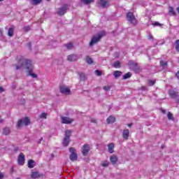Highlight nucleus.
<instances>
[{"label":"nucleus","mask_w":179,"mask_h":179,"mask_svg":"<svg viewBox=\"0 0 179 179\" xmlns=\"http://www.w3.org/2000/svg\"><path fill=\"white\" fill-rule=\"evenodd\" d=\"M17 162L20 166H23L24 164V154H23L22 152L20 153Z\"/></svg>","instance_id":"ddd939ff"},{"label":"nucleus","mask_w":179,"mask_h":179,"mask_svg":"<svg viewBox=\"0 0 179 179\" xmlns=\"http://www.w3.org/2000/svg\"><path fill=\"white\" fill-rule=\"evenodd\" d=\"M98 5H100V6L103 8H108L110 2L107 0H99Z\"/></svg>","instance_id":"f8f14e48"},{"label":"nucleus","mask_w":179,"mask_h":179,"mask_svg":"<svg viewBox=\"0 0 179 179\" xmlns=\"http://www.w3.org/2000/svg\"><path fill=\"white\" fill-rule=\"evenodd\" d=\"M121 66V62L120 61H116L113 64V67L114 68H120Z\"/></svg>","instance_id":"2f4dec72"},{"label":"nucleus","mask_w":179,"mask_h":179,"mask_svg":"<svg viewBox=\"0 0 179 179\" xmlns=\"http://www.w3.org/2000/svg\"><path fill=\"white\" fill-rule=\"evenodd\" d=\"M39 118H44L45 120H47V113H42L40 116Z\"/></svg>","instance_id":"e433bc0d"},{"label":"nucleus","mask_w":179,"mask_h":179,"mask_svg":"<svg viewBox=\"0 0 179 179\" xmlns=\"http://www.w3.org/2000/svg\"><path fill=\"white\" fill-rule=\"evenodd\" d=\"M81 2H83V3L85 5H90V3H93L94 0H81Z\"/></svg>","instance_id":"393cba45"},{"label":"nucleus","mask_w":179,"mask_h":179,"mask_svg":"<svg viewBox=\"0 0 179 179\" xmlns=\"http://www.w3.org/2000/svg\"><path fill=\"white\" fill-rule=\"evenodd\" d=\"M115 146V145L113 143L108 144V150L109 153H113L114 152Z\"/></svg>","instance_id":"a211bd4d"},{"label":"nucleus","mask_w":179,"mask_h":179,"mask_svg":"<svg viewBox=\"0 0 179 179\" xmlns=\"http://www.w3.org/2000/svg\"><path fill=\"white\" fill-rule=\"evenodd\" d=\"M103 89L106 92H108L111 89V86L110 85H106V86L103 87Z\"/></svg>","instance_id":"c9c22d12"},{"label":"nucleus","mask_w":179,"mask_h":179,"mask_svg":"<svg viewBox=\"0 0 179 179\" xmlns=\"http://www.w3.org/2000/svg\"><path fill=\"white\" fill-rule=\"evenodd\" d=\"M122 138L123 139H125V141H128L129 138V129H125L123 130Z\"/></svg>","instance_id":"4468645a"},{"label":"nucleus","mask_w":179,"mask_h":179,"mask_svg":"<svg viewBox=\"0 0 179 179\" xmlns=\"http://www.w3.org/2000/svg\"><path fill=\"white\" fill-rule=\"evenodd\" d=\"M67 59L70 62H73L78 60V56L76 55H70L67 57Z\"/></svg>","instance_id":"2eb2a0df"},{"label":"nucleus","mask_w":179,"mask_h":179,"mask_svg":"<svg viewBox=\"0 0 179 179\" xmlns=\"http://www.w3.org/2000/svg\"><path fill=\"white\" fill-rule=\"evenodd\" d=\"M176 76L179 80V71L176 73Z\"/></svg>","instance_id":"09e8293b"},{"label":"nucleus","mask_w":179,"mask_h":179,"mask_svg":"<svg viewBox=\"0 0 179 179\" xmlns=\"http://www.w3.org/2000/svg\"><path fill=\"white\" fill-rule=\"evenodd\" d=\"M175 50L177 52H179V39L175 41Z\"/></svg>","instance_id":"cd10ccee"},{"label":"nucleus","mask_w":179,"mask_h":179,"mask_svg":"<svg viewBox=\"0 0 179 179\" xmlns=\"http://www.w3.org/2000/svg\"><path fill=\"white\" fill-rule=\"evenodd\" d=\"M90 151V145H89L88 144H85L84 145H83V148H82L83 156H87V153H89Z\"/></svg>","instance_id":"9d476101"},{"label":"nucleus","mask_w":179,"mask_h":179,"mask_svg":"<svg viewBox=\"0 0 179 179\" xmlns=\"http://www.w3.org/2000/svg\"><path fill=\"white\" fill-rule=\"evenodd\" d=\"M69 6L68 4H64L62 7L59 8L57 12V15L59 16H64V15H65V13H66Z\"/></svg>","instance_id":"423d86ee"},{"label":"nucleus","mask_w":179,"mask_h":179,"mask_svg":"<svg viewBox=\"0 0 179 179\" xmlns=\"http://www.w3.org/2000/svg\"><path fill=\"white\" fill-rule=\"evenodd\" d=\"M64 45L68 50H71L72 47H73V44H72V43L65 44Z\"/></svg>","instance_id":"f704fd0d"},{"label":"nucleus","mask_w":179,"mask_h":179,"mask_svg":"<svg viewBox=\"0 0 179 179\" xmlns=\"http://www.w3.org/2000/svg\"><path fill=\"white\" fill-rule=\"evenodd\" d=\"M169 94L171 99H176L177 101L179 102L178 92H176L174 90H171L169 91Z\"/></svg>","instance_id":"1a4fd4ad"},{"label":"nucleus","mask_w":179,"mask_h":179,"mask_svg":"<svg viewBox=\"0 0 179 179\" xmlns=\"http://www.w3.org/2000/svg\"><path fill=\"white\" fill-rule=\"evenodd\" d=\"M71 134H72V131L66 130V131H65V138H68L69 139H70Z\"/></svg>","instance_id":"a878e982"},{"label":"nucleus","mask_w":179,"mask_h":179,"mask_svg":"<svg viewBox=\"0 0 179 179\" xmlns=\"http://www.w3.org/2000/svg\"><path fill=\"white\" fill-rule=\"evenodd\" d=\"M91 122L96 123L97 120H96V119H94V118H92V119H91Z\"/></svg>","instance_id":"49530a36"},{"label":"nucleus","mask_w":179,"mask_h":179,"mask_svg":"<svg viewBox=\"0 0 179 179\" xmlns=\"http://www.w3.org/2000/svg\"><path fill=\"white\" fill-rule=\"evenodd\" d=\"M115 122V117H113V115H110L106 119L107 124H114Z\"/></svg>","instance_id":"f3484780"},{"label":"nucleus","mask_w":179,"mask_h":179,"mask_svg":"<svg viewBox=\"0 0 179 179\" xmlns=\"http://www.w3.org/2000/svg\"><path fill=\"white\" fill-rule=\"evenodd\" d=\"M108 161H104L103 162L101 163L102 167H108Z\"/></svg>","instance_id":"4c0bfd02"},{"label":"nucleus","mask_w":179,"mask_h":179,"mask_svg":"<svg viewBox=\"0 0 179 179\" xmlns=\"http://www.w3.org/2000/svg\"><path fill=\"white\" fill-rule=\"evenodd\" d=\"M9 134H10V129L9 127H5L3 129V135H6V136H7V135H9Z\"/></svg>","instance_id":"aec40b11"},{"label":"nucleus","mask_w":179,"mask_h":179,"mask_svg":"<svg viewBox=\"0 0 179 179\" xmlns=\"http://www.w3.org/2000/svg\"><path fill=\"white\" fill-rule=\"evenodd\" d=\"M85 62H86V64H88L89 65H92V64H93V59H92V57L87 56L85 57Z\"/></svg>","instance_id":"412c9836"},{"label":"nucleus","mask_w":179,"mask_h":179,"mask_svg":"<svg viewBox=\"0 0 179 179\" xmlns=\"http://www.w3.org/2000/svg\"><path fill=\"white\" fill-rule=\"evenodd\" d=\"M131 76H132V73H131V72H128L123 76V79H129Z\"/></svg>","instance_id":"c85d7f7f"},{"label":"nucleus","mask_w":179,"mask_h":179,"mask_svg":"<svg viewBox=\"0 0 179 179\" xmlns=\"http://www.w3.org/2000/svg\"><path fill=\"white\" fill-rule=\"evenodd\" d=\"M104 36H106L105 31H101L96 35L93 36L90 42V47H93L94 44H97V43H99Z\"/></svg>","instance_id":"f03ea898"},{"label":"nucleus","mask_w":179,"mask_h":179,"mask_svg":"<svg viewBox=\"0 0 179 179\" xmlns=\"http://www.w3.org/2000/svg\"><path fill=\"white\" fill-rule=\"evenodd\" d=\"M167 117H168V120L171 121H174V115H173V114L171 113L170 112L168 113Z\"/></svg>","instance_id":"7c9ffc66"},{"label":"nucleus","mask_w":179,"mask_h":179,"mask_svg":"<svg viewBox=\"0 0 179 179\" xmlns=\"http://www.w3.org/2000/svg\"><path fill=\"white\" fill-rule=\"evenodd\" d=\"M23 125H24L25 127L30 125V118L26 117L23 119L18 120L17 123V128L20 129Z\"/></svg>","instance_id":"7ed1b4c3"},{"label":"nucleus","mask_w":179,"mask_h":179,"mask_svg":"<svg viewBox=\"0 0 179 179\" xmlns=\"http://www.w3.org/2000/svg\"><path fill=\"white\" fill-rule=\"evenodd\" d=\"M159 64H160L161 66H166L168 63H167V62L161 61Z\"/></svg>","instance_id":"a19ab883"},{"label":"nucleus","mask_w":179,"mask_h":179,"mask_svg":"<svg viewBox=\"0 0 179 179\" xmlns=\"http://www.w3.org/2000/svg\"><path fill=\"white\" fill-rule=\"evenodd\" d=\"M14 150H15V152H19V147H15V148H14Z\"/></svg>","instance_id":"8fccbe9b"},{"label":"nucleus","mask_w":179,"mask_h":179,"mask_svg":"<svg viewBox=\"0 0 179 179\" xmlns=\"http://www.w3.org/2000/svg\"><path fill=\"white\" fill-rule=\"evenodd\" d=\"M24 29L26 31H29V30H30V27H29V26L25 27H24Z\"/></svg>","instance_id":"c03bdc74"},{"label":"nucleus","mask_w":179,"mask_h":179,"mask_svg":"<svg viewBox=\"0 0 179 179\" xmlns=\"http://www.w3.org/2000/svg\"><path fill=\"white\" fill-rule=\"evenodd\" d=\"M126 17L127 19V20L131 23V24H136L138 23V22L136 21V18L135 17V16L134 15V13L132 12H129L127 13L126 15Z\"/></svg>","instance_id":"39448f33"},{"label":"nucleus","mask_w":179,"mask_h":179,"mask_svg":"<svg viewBox=\"0 0 179 179\" xmlns=\"http://www.w3.org/2000/svg\"><path fill=\"white\" fill-rule=\"evenodd\" d=\"M46 1H50V0H46Z\"/></svg>","instance_id":"13d9d810"},{"label":"nucleus","mask_w":179,"mask_h":179,"mask_svg":"<svg viewBox=\"0 0 179 179\" xmlns=\"http://www.w3.org/2000/svg\"><path fill=\"white\" fill-rule=\"evenodd\" d=\"M0 122H2V120H0Z\"/></svg>","instance_id":"6e6d98bb"},{"label":"nucleus","mask_w":179,"mask_h":179,"mask_svg":"<svg viewBox=\"0 0 179 179\" xmlns=\"http://www.w3.org/2000/svg\"><path fill=\"white\" fill-rule=\"evenodd\" d=\"M133 124L132 123H130V124H127V127H129V128H131V127H132Z\"/></svg>","instance_id":"603ef678"},{"label":"nucleus","mask_w":179,"mask_h":179,"mask_svg":"<svg viewBox=\"0 0 179 179\" xmlns=\"http://www.w3.org/2000/svg\"><path fill=\"white\" fill-rule=\"evenodd\" d=\"M40 177V174L38 172H32L31 174V178H38Z\"/></svg>","instance_id":"5701e85b"},{"label":"nucleus","mask_w":179,"mask_h":179,"mask_svg":"<svg viewBox=\"0 0 179 179\" xmlns=\"http://www.w3.org/2000/svg\"><path fill=\"white\" fill-rule=\"evenodd\" d=\"M139 90L146 91L148 90V87H146L145 86H142L139 88Z\"/></svg>","instance_id":"37998d69"},{"label":"nucleus","mask_w":179,"mask_h":179,"mask_svg":"<svg viewBox=\"0 0 179 179\" xmlns=\"http://www.w3.org/2000/svg\"><path fill=\"white\" fill-rule=\"evenodd\" d=\"M152 24L154 27L159 26V27H162V26H163V24H160V22H155L152 23Z\"/></svg>","instance_id":"58836bf2"},{"label":"nucleus","mask_w":179,"mask_h":179,"mask_svg":"<svg viewBox=\"0 0 179 179\" xmlns=\"http://www.w3.org/2000/svg\"><path fill=\"white\" fill-rule=\"evenodd\" d=\"M155 83H156L155 80H148L149 86H154Z\"/></svg>","instance_id":"ea45409f"},{"label":"nucleus","mask_w":179,"mask_h":179,"mask_svg":"<svg viewBox=\"0 0 179 179\" xmlns=\"http://www.w3.org/2000/svg\"><path fill=\"white\" fill-rule=\"evenodd\" d=\"M17 64H14V66H15V69L17 71L18 69H20V68H24L26 69V73H29V76H31L34 78H37V74L33 73V64L31 63V60L29 59H24V57L23 56H17L16 58Z\"/></svg>","instance_id":"f257e3e1"},{"label":"nucleus","mask_w":179,"mask_h":179,"mask_svg":"<svg viewBox=\"0 0 179 179\" xmlns=\"http://www.w3.org/2000/svg\"><path fill=\"white\" fill-rule=\"evenodd\" d=\"M42 1L43 0H31V1L32 2V5L34 6L40 5Z\"/></svg>","instance_id":"bb28decb"},{"label":"nucleus","mask_w":179,"mask_h":179,"mask_svg":"<svg viewBox=\"0 0 179 179\" xmlns=\"http://www.w3.org/2000/svg\"><path fill=\"white\" fill-rule=\"evenodd\" d=\"M169 13H171L173 16H177V13L174 11V8L172 6L169 7Z\"/></svg>","instance_id":"c756f323"},{"label":"nucleus","mask_w":179,"mask_h":179,"mask_svg":"<svg viewBox=\"0 0 179 179\" xmlns=\"http://www.w3.org/2000/svg\"><path fill=\"white\" fill-rule=\"evenodd\" d=\"M28 47H29V48H31V43H28Z\"/></svg>","instance_id":"864d4df0"},{"label":"nucleus","mask_w":179,"mask_h":179,"mask_svg":"<svg viewBox=\"0 0 179 179\" xmlns=\"http://www.w3.org/2000/svg\"><path fill=\"white\" fill-rule=\"evenodd\" d=\"M79 76H80V79H81V80H85L86 79V76L83 73H80Z\"/></svg>","instance_id":"72a5a7b5"},{"label":"nucleus","mask_w":179,"mask_h":179,"mask_svg":"<svg viewBox=\"0 0 179 179\" xmlns=\"http://www.w3.org/2000/svg\"><path fill=\"white\" fill-rule=\"evenodd\" d=\"M13 28H9L8 31V36H9V37H12V36H13Z\"/></svg>","instance_id":"473e14b6"},{"label":"nucleus","mask_w":179,"mask_h":179,"mask_svg":"<svg viewBox=\"0 0 179 179\" xmlns=\"http://www.w3.org/2000/svg\"><path fill=\"white\" fill-rule=\"evenodd\" d=\"M3 177H4L3 173H2L0 171V179L3 178Z\"/></svg>","instance_id":"de8ad7c7"},{"label":"nucleus","mask_w":179,"mask_h":179,"mask_svg":"<svg viewBox=\"0 0 179 179\" xmlns=\"http://www.w3.org/2000/svg\"><path fill=\"white\" fill-rule=\"evenodd\" d=\"M128 65L129 66H131V68H132L134 72H138V71H139V66H138V63H136V61L129 60L128 62Z\"/></svg>","instance_id":"0eeeda50"},{"label":"nucleus","mask_w":179,"mask_h":179,"mask_svg":"<svg viewBox=\"0 0 179 179\" xmlns=\"http://www.w3.org/2000/svg\"><path fill=\"white\" fill-rule=\"evenodd\" d=\"M0 92H5V90H3V87H0Z\"/></svg>","instance_id":"3c124183"},{"label":"nucleus","mask_w":179,"mask_h":179,"mask_svg":"<svg viewBox=\"0 0 179 179\" xmlns=\"http://www.w3.org/2000/svg\"><path fill=\"white\" fill-rule=\"evenodd\" d=\"M17 179H20L19 178H17Z\"/></svg>","instance_id":"4d7b16f0"},{"label":"nucleus","mask_w":179,"mask_h":179,"mask_svg":"<svg viewBox=\"0 0 179 179\" xmlns=\"http://www.w3.org/2000/svg\"><path fill=\"white\" fill-rule=\"evenodd\" d=\"M110 161L112 163V164H117V162H118V157H117V155H111L110 157Z\"/></svg>","instance_id":"dca6fc26"},{"label":"nucleus","mask_w":179,"mask_h":179,"mask_svg":"<svg viewBox=\"0 0 179 179\" xmlns=\"http://www.w3.org/2000/svg\"><path fill=\"white\" fill-rule=\"evenodd\" d=\"M2 1H3V0H0V2H2Z\"/></svg>","instance_id":"5fc2aeb1"},{"label":"nucleus","mask_w":179,"mask_h":179,"mask_svg":"<svg viewBox=\"0 0 179 179\" xmlns=\"http://www.w3.org/2000/svg\"><path fill=\"white\" fill-rule=\"evenodd\" d=\"M69 152L71 153L69 156V159L71 162H76L78 160V153H76V149L71 147L69 148Z\"/></svg>","instance_id":"20e7f679"},{"label":"nucleus","mask_w":179,"mask_h":179,"mask_svg":"<svg viewBox=\"0 0 179 179\" xmlns=\"http://www.w3.org/2000/svg\"><path fill=\"white\" fill-rule=\"evenodd\" d=\"M71 141L69 140V138L64 137V140H63V145L64 146H68V145H69V142Z\"/></svg>","instance_id":"b1692460"},{"label":"nucleus","mask_w":179,"mask_h":179,"mask_svg":"<svg viewBox=\"0 0 179 179\" xmlns=\"http://www.w3.org/2000/svg\"><path fill=\"white\" fill-rule=\"evenodd\" d=\"M121 75H122V72H121L120 71H114L113 76H115L116 79H118V78H120Z\"/></svg>","instance_id":"4be33fe9"},{"label":"nucleus","mask_w":179,"mask_h":179,"mask_svg":"<svg viewBox=\"0 0 179 179\" xmlns=\"http://www.w3.org/2000/svg\"><path fill=\"white\" fill-rule=\"evenodd\" d=\"M36 163V162L33 159H29L28 161V167L29 169H34V164Z\"/></svg>","instance_id":"6ab92c4d"},{"label":"nucleus","mask_w":179,"mask_h":179,"mask_svg":"<svg viewBox=\"0 0 179 179\" xmlns=\"http://www.w3.org/2000/svg\"><path fill=\"white\" fill-rule=\"evenodd\" d=\"M148 40H152V39H153V36L150 34V35L148 36Z\"/></svg>","instance_id":"a18cd8bd"},{"label":"nucleus","mask_w":179,"mask_h":179,"mask_svg":"<svg viewBox=\"0 0 179 179\" xmlns=\"http://www.w3.org/2000/svg\"><path fill=\"white\" fill-rule=\"evenodd\" d=\"M62 120V124H72L73 122V120L71 117H66V116H63L61 117Z\"/></svg>","instance_id":"9b49d317"},{"label":"nucleus","mask_w":179,"mask_h":179,"mask_svg":"<svg viewBox=\"0 0 179 179\" xmlns=\"http://www.w3.org/2000/svg\"><path fill=\"white\" fill-rule=\"evenodd\" d=\"M95 73L97 76H101V75L103 74V73H101V71H99V70H96L95 71Z\"/></svg>","instance_id":"79ce46f5"},{"label":"nucleus","mask_w":179,"mask_h":179,"mask_svg":"<svg viewBox=\"0 0 179 179\" xmlns=\"http://www.w3.org/2000/svg\"><path fill=\"white\" fill-rule=\"evenodd\" d=\"M60 93L62 94L69 95L71 94V89L66 85H61L59 87Z\"/></svg>","instance_id":"6e6552de"}]
</instances>
